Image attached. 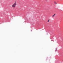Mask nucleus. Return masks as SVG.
<instances>
[{"mask_svg": "<svg viewBox=\"0 0 63 63\" xmlns=\"http://www.w3.org/2000/svg\"><path fill=\"white\" fill-rule=\"evenodd\" d=\"M16 2H15L14 4L12 5V7H13V8H15V7L16 6Z\"/></svg>", "mask_w": 63, "mask_h": 63, "instance_id": "f257e3e1", "label": "nucleus"}, {"mask_svg": "<svg viewBox=\"0 0 63 63\" xmlns=\"http://www.w3.org/2000/svg\"><path fill=\"white\" fill-rule=\"evenodd\" d=\"M55 4H56V3H55Z\"/></svg>", "mask_w": 63, "mask_h": 63, "instance_id": "20e7f679", "label": "nucleus"}, {"mask_svg": "<svg viewBox=\"0 0 63 63\" xmlns=\"http://www.w3.org/2000/svg\"><path fill=\"white\" fill-rule=\"evenodd\" d=\"M47 22H49V20H48L47 21Z\"/></svg>", "mask_w": 63, "mask_h": 63, "instance_id": "7ed1b4c3", "label": "nucleus"}, {"mask_svg": "<svg viewBox=\"0 0 63 63\" xmlns=\"http://www.w3.org/2000/svg\"><path fill=\"white\" fill-rule=\"evenodd\" d=\"M56 15V14H54L53 15H52V17H54V16H55V15Z\"/></svg>", "mask_w": 63, "mask_h": 63, "instance_id": "f03ea898", "label": "nucleus"}]
</instances>
